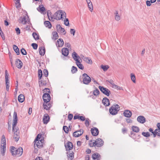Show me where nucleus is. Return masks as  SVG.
<instances>
[{"instance_id":"62","label":"nucleus","mask_w":160,"mask_h":160,"mask_svg":"<svg viewBox=\"0 0 160 160\" xmlns=\"http://www.w3.org/2000/svg\"><path fill=\"white\" fill-rule=\"evenodd\" d=\"M146 4L147 6H150L151 5V2L150 1H146Z\"/></svg>"},{"instance_id":"53","label":"nucleus","mask_w":160,"mask_h":160,"mask_svg":"<svg viewBox=\"0 0 160 160\" xmlns=\"http://www.w3.org/2000/svg\"><path fill=\"white\" fill-rule=\"evenodd\" d=\"M44 75L45 77H47L48 75V72L47 69H44L43 71Z\"/></svg>"},{"instance_id":"56","label":"nucleus","mask_w":160,"mask_h":160,"mask_svg":"<svg viewBox=\"0 0 160 160\" xmlns=\"http://www.w3.org/2000/svg\"><path fill=\"white\" fill-rule=\"evenodd\" d=\"M15 30L17 35L19 34L20 33V30L19 28H15Z\"/></svg>"},{"instance_id":"18","label":"nucleus","mask_w":160,"mask_h":160,"mask_svg":"<svg viewBox=\"0 0 160 160\" xmlns=\"http://www.w3.org/2000/svg\"><path fill=\"white\" fill-rule=\"evenodd\" d=\"M56 28L58 32H60L61 33H63L64 35L66 34V32L65 31L64 29L62 28L60 25L59 24L57 25Z\"/></svg>"},{"instance_id":"39","label":"nucleus","mask_w":160,"mask_h":160,"mask_svg":"<svg viewBox=\"0 0 160 160\" xmlns=\"http://www.w3.org/2000/svg\"><path fill=\"white\" fill-rule=\"evenodd\" d=\"M32 35L34 39L35 40L39 39V35L36 32H33Z\"/></svg>"},{"instance_id":"34","label":"nucleus","mask_w":160,"mask_h":160,"mask_svg":"<svg viewBox=\"0 0 160 160\" xmlns=\"http://www.w3.org/2000/svg\"><path fill=\"white\" fill-rule=\"evenodd\" d=\"M44 24L46 27L48 28H50L52 27L51 24L49 21H45L44 22Z\"/></svg>"},{"instance_id":"57","label":"nucleus","mask_w":160,"mask_h":160,"mask_svg":"<svg viewBox=\"0 0 160 160\" xmlns=\"http://www.w3.org/2000/svg\"><path fill=\"white\" fill-rule=\"evenodd\" d=\"M73 117V115L72 114H69L68 115V119L69 120L72 119Z\"/></svg>"},{"instance_id":"54","label":"nucleus","mask_w":160,"mask_h":160,"mask_svg":"<svg viewBox=\"0 0 160 160\" xmlns=\"http://www.w3.org/2000/svg\"><path fill=\"white\" fill-rule=\"evenodd\" d=\"M32 46L34 49H36L38 48V45L35 43H32Z\"/></svg>"},{"instance_id":"28","label":"nucleus","mask_w":160,"mask_h":160,"mask_svg":"<svg viewBox=\"0 0 160 160\" xmlns=\"http://www.w3.org/2000/svg\"><path fill=\"white\" fill-rule=\"evenodd\" d=\"M92 158L93 159H97V160H99L100 158V156L97 153H95L92 155Z\"/></svg>"},{"instance_id":"35","label":"nucleus","mask_w":160,"mask_h":160,"mask_svg":"<svg viewBox=\"0 0 160 160\" xmlns=\"http://www.w3.org/2000/svg\"><path fill=\"white\" fill-rule=\"evenodd\" d=\"M132 129L133 131L136 132H138L139 131V128L136 126H132Z\"/></svg>"},{"instance_id":"42","label":"nucleus","mask_w":160,"mask_h":160,"mask_svg":"<svg viewBox=\"0 0 160 160\" xmlns=\"http://www.w3.org/2000/svg\"><path fill=\"white\" fill-rule=\"evenodd\" d=\"M101 67L104 71H106L109 68V67L108 66L106 65L104 66L102 65H101Z\"/></svg>"},{"instance_id":"51","label":"nucleus","mask_w":160,"mask_h":160,"mask_svg":"<svg viewBox=\"0 0 160 160\" xmlns=\"http://www.w3.org/2000/svg\"><path fill=\"white\" fill-rule=\"evenodd\" d=\"M89 120L88 118H86V119H85V125L87 127L89 126Z\"/></svg>"},{"instance_id":"61","label":"nucleus","mask_w":160,"mask_h":160,"mask_svg":"<svg viewBox=\"0 0 160 160\" xmlns=\"http://www.w3.org/2000/svg\"><path fill=\"white\" fill-rule=\"evenodd\" d=\"M39 84L40 86H42L46 85V84L44 82H43L42 81H41L39 82Z\"/></svg>"},{"instance_id":"12","label":"nucleus","mask_w":160,"mask_h":160,"mask_svg":"<svg viewBox=\"0 0 160 160\" xmlns=\"http://www.w3.org/2000/svg\"><path fill=\"white\" fill-rule=\"evenodd\" d=\"M37 10L42 14H44L46 13V10L42 5H39V7L37 8Z\"/></svg>"},{"instance_id":"1","label":"nucleus","mask_w":160,"mask_h":160,"mask_svg":"<svg viewBox=\"0 0 160 160\" xmlns=\"http://www.w3.org/2000/svg\"><path fill=\"white\" fill-rule=\"evenodd\" d=\"M64 17L66 18V13L62 10L58 11L53 15V18L57 20H63Z\"/></svg>"},{"instance_id":"48","label":"nucleus","mask_w":160,"mask_h":160,"mask_svg":"<svg viewBox=\"0 0 160 160\" xmlns=\"http://www.w3.org/2000/svg\"><path fill=\"white\" fill-rule=\"evenodd\" d=\"M74 153L73 152H71L68 156V158H70L71 159H72L74 158Z\"/></svg>"},{"instance_id":"8","label":"nucleus","mask_w":160,"mask_h":160,"mask_svg":"<svg viewBox=\"0 0 160 160\" xmlns=\"http://www.w3.org/2000/svg\"><path fill=\"white\" fill-rule=\"evenodd\" d=\"M103 142L101 139L98 138L95 142H93V146L100 147L103 145Z\"/></svg>"},{"instance_id":"59","label":"nucleus","mask_w":160,"mask_h":160,"mask_svg":"<svg viewBox=\"0 0 160 160\" xmlns=\"http://www.w3.org/2000/svg\"><path fill=\"white\" fill-rule=\"evenodd\" d=\"M79 119L80 120L82 121H84L85 120V118L84 116H80L79 117Z\"/></svg>"},{"instance_id":"63","label":"nucleus","mask_w":160,"mask_h":160,"mask_svg":"<svg viewBox=\"0 0 160 160\" xmlns=\"http://www.w3.org/2000/svg\"><path fill=\"white\" fill-rule=\"evenodd\" d=\"M16 7L17 8H18L21 7L20 3H15Z\"/></svg>"},{"instance_id":"47","label":"nucleus","mask_w":160,"mask_h":160,"mask_svg":"<svg viewBox=\"0 0 160 160\" xmlns=\"http://www.w3.org/2000/svg\"><path fill=\"white\" fill-rule=\"evenodd\" d=\"M63 129L66 133H68V128L67 126H64Z\"/></svg>"},{"instance_id":"2","label":"nucleus","mask_w":160,"mask_h":160,"mask_svg":"<svg viewBox=\"0 0 160 160\" xmlns=\"http://www.w3.org/2000/svg\"><path fill=\"white\" fill-rule=\"evenodd\" d=\"M11 152L12 155L19 157L21 156L22 154L23 149L21 147L17 149L14 147H12L11 148Z\"/></svg>"},{"instance_id":"37","label":"nucleus","mask_w":160,"mask_h":160,"mask_svg":"<svg viewBox=\"0 0 160 160\" xmlns=\"http://www.w3.org/2000/svg\"><path fill=\"white\" fill-rule=\"evenodd\" d=\"M99 90L97 88H96L95 90L93 92V95L96 96H97L99 95Z\"/></svg>"},{"instance_id":"38","label":"nucleus","mask_w":160,"mask_h":160,"mask_svg":"<svg viewBox=\"0 0 160 160\" xmlns=\"http://www.w3.org/2000/svg\"><path fill=\"white\" fill-rule=\"evenodd\" d=\"M131 78L132 81L134 82H136V78L135 76L133 73L131 74Z\"/></svg>"},{"instance_id":"43","label":"nucleus","mask_w":160,"mask_h":160,"mask_svg":"<svg viewBox=\"0 0 160 160\" xmlns=\"http://www.w3.org/2000/svg\"><path fill=\"white\" fill-rule=\"evenodd\" d=\"M42 72L41 70L39 69L38 70V75L39 79H40L42 76Z\"/></svg>"},{"instance_id":"41","label":"nucleus","mask_w":160,"mask_h":160,"mask_svg":"<svg viewBox=\"0 0 160 160\" xmlns=\"http://www.w3.org/2000/svg\"><path fill=\"white\" fill-rule=\"evenodd\" d=\"M77 70H78L77 67L73 66L72 67L71 72L72 73H76L77 71Z\"/></svg>"},{"instance_id":"20","label":"nucleus","mask_w":160,"mask_h":160,"mask_svg":"<svg viewBox=\"0 0 160 160\" xmlns=\"http://www.w3.org/2000/svg\"><path fill=\"white\" fill-rule=\"evenodd\" d=\"M123 114L124 116L127 118H130L132 115L131 112L129 110H125Z\"/></svg>"},{"instance_id":"27","label":"nucleus","mask_w":160,"mask_h":160,"mask_svg":"<svg viewBox=\"0 0 160 160\" xmlns=\"http://www.w3.org/2000/svg\"><path fill=\"white\" fill-rule=\"evenodd\" d=\"M14 132L13 138L15 139L16 141H18L19 138V132Z\"/></svg>"},{"instance_id":"10","label":"nucleus","mask_w":160,"mask_h":160,"mask_svg":"<svg viewBox=\"0 0 160 160\" xmlns=\"http://www.w3.org/2000/svg\"><path fill=\"white\" fill-rule=\"evenodd\" d=\"M72 56L74 59L76 61V62H77L82 61V60L80 56H78L76 52H74L72 53Z\"/></svg>"},{"instance_id":"22","label":"nucleus","mask_w":160,"mask_h":160,"mask_svg":"<svg viewBox=\"0 0 160 160\" xmlns=\"http://www.w3.org/2000/svg\"><path fill=\"white\" fill-rule=\"evenodd\" d=\"M15 64L16 67L19 68H21L22 67V63L21 61L19 59H17Z\"/></svg>"},{"instance_id":"49","label":"nucleus","mask_w":160,"mask_h":160,"mask_svg":"<svg viewBox=\"0 0 160 160\" xmlns=\"http://www.w3.org/2000/svg\"><path fill=\"white\" fill-rule=\"evenodd\" d=\"M64 24L66 26H68L69 25L68 20V18H66L64 20Z\"/></svg>"},{"instance_id":"16","label":"nucleus","mask_w":160,"mask_h":160,"mask_svg":"<svg viewBox=\"0 0 160 160\" xmlns=\"http://www.w3.org/2000/svg\"><path fill=\"white\" fill-rule=\"evenodd\" d=\"M49 117L47 114H45L43 117V123L45 124L48 123L49 121Z\"/></svg>"},{"instance_id":"5","label":"nucleus","mask_w":160,"mask_h":160,"mask_svg":"<svg viewBox=\"0 0 160 160\" xmlns=\"http://www.w3.org/2000/svg\"><path fill=\"white\" fill-rule=\"evenodd\" d=\"M83 82L84 84H88L91 81V78L86 73H84L82 74Z\"/></svg>"},{"instance_id":"58","label":"nucleus","mask_w":160,"mask_h":160,"mask_svg":"<svg viewBox=\"0 0 160 160\" xmlns=\"http://www.w3.org/2000/svg\"><path fill=\"white\" fill-rule=\"evenodd\" d=\"M75 30L73 29H70V33L71 34H72L74 36L75 35Z\"/></svg>"},{"instance_id":"17","label":"nucleus","mask_w":160,"mask_h":160,"mask_svg":"<svg viewBox=\"0 0 160 160\" xmlns=\"http://www.w3.org/2000/svg\"><path fill=\"white\" fill-rule=\"evenodd\" d=\"M137 121L140 123L143 124L146 121V119L142 116H139L137 118Z\"/></svg>"},{"instance_id":"50","label":"nucleus","mask_w":160,"mask_h":160,"mask_svg":"<svg viewBox=\"0 0 160 160\" xmlns=\"http://www.w3.org/2000/svg\"><path fill=\"white\" fill-rule=\"evenodd\" d=\"M21 53L23 55L27 54V52L25 49L23 48H22L21 50Z\"/></svg>"},{"instance_id":"13","label":"nucleus","mask_w":160,"mask_h":160,"mask_svg":"<svg viewBox=\"0 0 160 160\" xmlns=\"http://www.w3.org/2000/svg\"><path fill=\"white\" fill-rule=\"evenodd\" d=\"M65 146L67 151H69L72 149L73 145L72 143L68 142L66 144H65Z\"/></svg>"},{"instance_id":"26","label":"nucleus","mask_w":160,"mask_h":160,"mask_svg":"<svg viewBox=\"0 0 160 160\" xmlns=\"http://www.w3.org/2000/svg\"><path fill=\"white\" fill-rule=\"evenodd\" d=\"M62 54L64 56H67L69 53L68 49L67 48H63L62 50Z\"/></svg>"},{"instance_id":"33","label":"nucleus","mask_w":160,"mask_h":160,"mask_svg":"<svg viewBox=\"0 0 160 160\" xmlns=\"http://www.w3.org/2000/svg\"><path fill=\"white\" fill-rule=\"evenodd\" d=\"M13 48L14 51L16 53L17 55H19L20 53L18 47L16 45H14L13 46Z\"/></svg>"},{"instance_id":"45","label":"nucleus","mask_w":160,"mask_h":160,"mask_svg":"<svg viewBox=\"0 0 160 160\" xmlns=\"http://www.w3.org/2000/svg\"><path fill=\"white\" fill-rule=\"evenodd\" d=\"M12 131L13 132H19V129L18 128H16V126H12Z\"/></svg>"},{"instance_id":"24","label":"nucleus","mask_w":160,"mask_h":160,"mask_svg":"<svg viewBox=\"0 0 160 160\" xmlns=\"http://www.w3.org/2000/svg\"><path fill=\"white\" fill-rule=\"evenodd\" d=\"M64 44V42L62 39H59L57 42L56 43V45L58 47H62Z\"/></svg>"},{"instance_id":"4","label":"nucleus","mask_w":160,"mask_h":160,"mask_svg":"<svg viewBox=\"0 0 160 160\" xmlns=\"http://www.w3.org/2000/svg\"><path fill=\"white\" fill-rule=\"evenodd\" d=\"M120 107L117 104H115L110 108L109 111L110 114L112 115L116 114L119 110Z\"/></svg>"},{"instance_id":"52","label":"nucleus","mask_w":160,"mask_h":160,"mask_svg":"<svg viewBox=\"0 0 160 160\" xmlns=\"http://www.w3.org/2000/svg\"><path fill=\"white\" fill-rule=\"evenodd\" d=\"M43 107L46 110H48L49 109L50 107H49L47 104V103H43Z\"/></svg>"},{"instance_id":"14","label":"nucleus","mask_w":160,"mask_h":160,"mask_svg":"<svg viewBox=\"0 0 160 160\" xmlns=\"http://www.w3.org/2000/svg\"><path fill=\"white\" fill-rule=\"evenodd\" d=\"M13 118L12 126H16L18 121L17 113L16 112H14Z\"/></svg>"},{"instance_id":"44","label":"nucleus","mask_w":160,"mask_h":160,"mask_svg":"<svg viewBox=\"0 0 160 160\" xmlns=\"http://www.w3.org/2000/svg\"><path fill=\"white\" fill-rule=\"evenodd\" d=\"M41 138V135L40 134H38L37 135L36 138H35L34 141V142H36V141H38L40 140V139Z\"/></svg>"},{"instance_id":"21","label":"nucleus","mask_w":160,"mask_h":160,"mask_svg":"<svg viewBox=\"0 0 160 160\" xmlns=\"http://www.w3.org/2000/svg\"><path fill=\"white\" fill-rule=\"evenodd\" d=\"M81 58L86 62L89 64H92V60L89 59V58L85 57L84 56H81Z\"/></svg>"},{"instance_id":"11","label":"nucleus","mask_w":160,"mask_h":160,"mask_svg":"<svg viewBox=\"0 0 160 160\" xmlns=\"http://www.w3.org/2000/svg\"><path fill=\"white\" fill-rule=\"evenodd\" d=\"M43 101L46 103L49 102L50 100V96L49 94L45 93L42 96Z\"/></svg>"},{"instance_id":"55","label":"nucleus","mask_w":160,"mask_h":160,"mask_svg":"<svg viewBox=\"0 0 160 160\" xmlns=\"http://www.w3.org/2000/svg\"><path fill=\"white\" fill-rule=\"evenodd\" d=\"M0 35L2 37V39L3 40H5V37L3 34V32H2V31L0 30Z\"/></svg>"},{"instance_id":"31","label":"nucleus","mask_w":160,"mask_h":160,"mask_svg":"<svg viewBox=\"0 0 160 160\" xmlns=\"http://www.w3.org/2000/svg\"><path fill=\"white\" fill-rule=\"evenodd\" d=\"M157 135L160 137V130L158 128L156 129L155 130L154 137H155Z\"/></svg>"},{"instance_id":"23","label":"nucleus","mask_w":160,"mask_h":160,"mask_svg":"<svg viewBox=\"0 0 160 160\" xmlns=\"http://www.w3.org/2000/svg\"><path fill=\"white\" fill-rule=\"evenodd\" d=\"M91 131V133L93 136H97L98 134V130L96 128H92Z\"/></svg>"},{"instance_id":"25","label":"nucleus","mask_w":160,"mask_h":160,"mask_svg":"<svg viewBox=\"0 0 160 160\" xmlns=\"http://www.w3.org/2000/svg\"><path fill=\"white\" fill-rule=\"evenodd\" d=\"M103 104L106 106H108L109 105L110 103L109 99L107 98H104L102 100Z\"/></svg>"},{"instance_id":"40","label":"nucleus","mask_w":160,"mask_h":160,"mask_svg":"<svg viewBox=\"0 0 160 160\" xmlns=\"http://www.w3.org/2000/svg\"><path fill=\"white\" fill-rule=\"evenodd\" d=\"M88 8H89V10L91 12H92L93 10V5L92 4V2L90 3H88Z\"/></svg>"},{"instance_id":"29","label":"nucleus","mask_w":160,"mask_h":160,"mask_svg":"<svg viewBox=\"0 0 160 160\" xmlns=\"http://www.w3.org/2000/svg\"><path fill=\"white\" fill-rule=\"evenodd\" d=\"M39 53L42 56L44 55L45 53V50L44 47H41L39 48Z\"/></svg>"},{"instance_id":"9","label":"nucleus","mask_w":160,"mask_h":160,"mask_svg":"<svg viewBox=\"0 0 160 160\" xmlns=\"http://www.w3.org/2000/svg\"><path fill=\"white\" fill-rule=\"evenodd\" d=\"M43 142L44 140L43 139H41L40 140L36 141V142H34V148H35L36 147H37L39 148H41L42 147V143Z\"/></svg>"},{"instance_id":"30","label":"nucleus","mask_w":160,"mask_h":160,"mask_svg":"<svg viewBox=\"0 0 160 160\" xmlns=\"http://www.w3.org/2000/svg\"><path fill=\"white\" fill-rule=\"evenodd\" d=\"M24 96L22 94H20L18 97V101L21 102H22L24 101Z\"/></svg>"},{"instance_id":"6","label":"nucleus","mask_w":160,"mask_h":160,"mask_svg":"<svg viewBox=\"0 0 160 160\" xmlns=\"http://www.w3.org/2000/svg\"><path fill=\"white\" fill-rule=\"evenodd\" d=\"M99 88L103 94L108 96L111 93L110 91L108 88L101 86H99Z\"/></svg>"},{"instance_id":"19","label":"nucleus","mask_w":160,"mask_h":160,"mask_svg":"<svg viewBox=\"0 0 160 160\" xmlns=\"http://www.w3.org/2000/svg\"><path fill=\"white\" fill-rule=\"evenodd\" d=\"M83 133V131L82 130H80L74 132L73 135L75 137H78L82 135Z\"/></svg>"},{"instance_id":"7","label":"nucleus","mask_w":160,"mask_h":160,"mask_svg":"<svg viewBox=\"0 0 160 160\" xmlns=\"http://www.w3.org/2000/svg\"><path fill=\"white\" fill-rule=\"evenodd\" d=\"M28 16L27 15L20 17L18 20V22L23 24H25L28 21Z\"/></svg>"},{"instance_id":"32","label":"nucleus","mask_w":160,"mask_h":160,"mask_svg":"<svg viewBox=\"0 0 160 160\" xmlns=\"http://www.w3.org/2000/svg\"><path fill=\"white\" fill-rule=\"evenodd\" d=\"M81 62H76V63L79 68L81 70H83L84 69V67L82 64L81 63Z\"/></svg>"},{"instance_id":"3","label":"nucleus","mask_w":160,"mask_h":160,"mask_svg":"<svg viewBox=\"0 0 160 160\" xmlns=\"http://www.w3.org/2000/svg\"><path fill=\"white\" fill-rule=\"evenodd\" d=\"M6 142L5 136L3 135L2 136V138L1 141V150L2 155H4L6 151Z\"/></svg>"},{"instance_id":"46","label":"nucleus","mask_w":160,"mask_h":160,"mask_svg":"<svg viewBox=\"0 0 160 160\" xmlns=\"http://www.w3.org/2000/svg\"><path fill=\"white\" fill-rule=\"evenodd\" d=\"M142 134L144 137H148L149 136H150V134L149 133V132H142Z\"/></svg>"},{"instance_id":"60","label":"nucleus","mask_w":160,"mask_h":160,"mask_svg":"<svg viewBox=\"0 0 160 160\" xmlns=\"http://www.w3.org/2000/svg\"><path fill=\"white\" fill-rule=\"evenodd\" d=\"M5 79H8V76L9 75L8 74V73L7 71V70H6L5 71Z\"/></svg>"},{"instance_id":"64","label":"nucleus","mask_w":160,"mask_h":160,"mask_svg":"<svg viewBox=\"0 0 160 160\" xmlns=\"http://www.w3.org/2000/svg\"><path fill=\"white\" fill-rule=\"evenodd\" d=\"M43 91L45 92H50V89L48 88H45L44 89V90H43Z\"/></svg>"},{"instance_id":"36","label":"nucleus","mask_w":160,"mask_h":160,"mask_svg":"<svg viewBox=\"0 0 160 160\" xmlns=\"http://www.w3.org/2000/svg\"><path fill=\"white\" fill-rule=\"evenodd\" d=\"M53 34V37H52V38L53 39L56 40L58 39V33L56 32H52Z\"/></svg>"},{"instance_id":"15","label":"nucleus","mask_w":160,"mask_h":160,"mask_svg":"<svg viewBox=\"0 0 160 160\" xmlns=\"http://www.w3.org/2000/svg\"><path fill=\"white\" fill-rule=\"evenodd\" d=\"M114 15L115 19L116 21H118L120 20L121 14L119 13L118 10H115Z\"/></svg>"}]
</instances>
